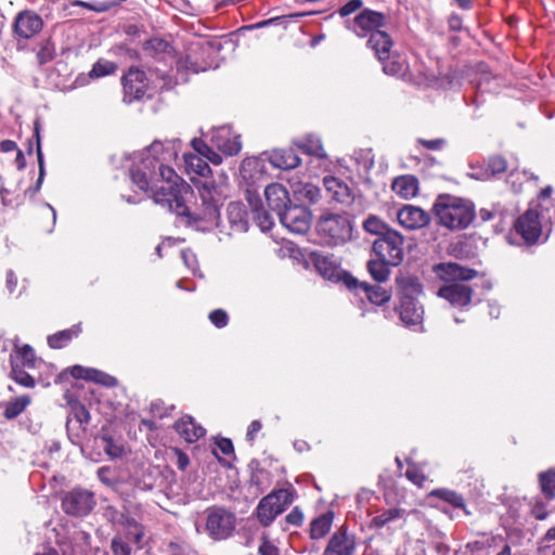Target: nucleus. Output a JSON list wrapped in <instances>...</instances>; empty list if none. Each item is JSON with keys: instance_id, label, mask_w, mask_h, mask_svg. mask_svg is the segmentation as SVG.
<instances>
[{"instance_id": "nucleus-1", "label": "nucleus", "mask_w": 555, "mask_h": 555, "mask_svg": "<svg viewBox=\"0 0 555 555\" xmlns=\"http://www.w3.org/2000/svg\"><path fill=\"white\" fill-rule=\"evenodd\" d=\"M177 156V141H154L135 156V163L130 169L133 184L144 192H152L156 204L167 207L178 216L186 217L189 221H203L207 227L219 225V207L228 196L227 185L216 184L214 181L201 183L197 186L201 203L192 211L184 198L190 186L181 182L172 168Z\"/></svg>"}, {"instance_id": "nucleus-2", "label": "nucleus", "mask_w": 555, "mask_h": 555, "mask_svg": "<svg viewBox=\"0 0 555 555\" xmlns=\"http://www.w3.org/2000/svg\"><path fill=\"white\" fill-rule=\"evenodd\" d=\"M403 236L396 230L373 241L372 248L377 259L366 263L371 278H388L390 267H397L403 260Z\"/></svg>"}, {"instance_id": "nucleus-3", "label": "nucleus", "mask_w": 555, "mask_h": 555, "mask_svg": "<svg viewBox=\"0 0 555 555\" xmlns=\"http://www.w3.org/2000/svg\"><path fill=\"white\" fill-rule=\"evenodd\" d=\"M433 212L440 225L453 231L466 229L476 217L470 201L451 194L438 195Z\"/></svg>"}, {"instance_id": "nucleus-4", "label": "nucleus", "mask_w": 555, "mask_h": 555, "mask_svg": "<svg viewBox=\"0 0 555 555\" xmlns=\"http://www.w3.org/2000/svg\"><path fill=\"white\" fill-rule=\"evenodd\" d=\"M317 233L322 244L336 247L352 237V223L347 214L325 211L317 222Z\"/></svg>"}, {"instance_id": "nucleus-5", "label": "nucleus", "mask_w": 555, "mask_h": 555, "mask_svg": "<svg viewBox=\"0 0 555 555\" xmlns=\"http://www.w3.org/2000/svg\"><path fill=\"white\" fill-rule=\"evenodd\" d=\"M205 531L215 541L227 540L236 528L235 514L223 506H210L205 509Z\"/></svg>"}, {"instance_id": "nucleus-6", "label": "nucleus", "mask_w": 555, "mask_h": 555, "mask_svg": "<svg viewBox=\"0 0 555 555\" xmlns=\"http://www.w3.org/2000/svg\"><path fill=\"white\" fill-rule=\"evenodd\" d=\"M397 283L401 292V321L408 326L421 324L424 310L414 297L422 292L421 284L416 280H397Z\"/></svg>"}, {"instance_id": "nucleus-7", "label": "nucleus", "mask_w": 555, "mask_h": 555, "mask_svg": "<svg viewBox=\"0 0 555 555\" xmlns=\"http://www.w3.org/2000/svg\"><path fill=\"white\" fill-rule=\"evenodd\" d=\"M291 503L292 499L287 490L272 491L259 501L255 511L256 517L263 527H269Z\"/></svg>"}, {"instance_id": "nucleus-8", "label": "nucleus", "mask_w": 555, "mask_h": 555, "mask_svg": "<svg viewBox=\"0 0 555 555\" xmlns=\"http://www.w3.org/2000/svg\"><path fill=\"white\" fill-rule=\"evenodd\" d=\"M550 225L544 223L533 208H529L516 220L515 233L521 237L526 245H533L543 234V230L546 231V237L548 236Z\"/></svg>"}, {"instance_id": "nucleus-9", "label": "nucleus", "mask_w": 555, "mask_h": 555, "mask_svg": "<svg viewBox=\"0 0 555 555\" xmlns=\"http://www.w3.org/2000/svg\"><path fill=\"white\" fill-rule=\"evenodd\" d=\"M94 505L95 500L93 493L81 488H75L66 492L61 503L63 512L75 517L88 515L93 509Z\"/></svg>"}, {"instance_id": "nucleus-10", "label": "nucleus", "mask_w": 555, "mask_h": 555, "mask_svg": "<svg viewBox=\"0 0 555 555\" xmlns=\"http://www.w3.org/2000/svg\"><path fill=\"white\" fill-rule=\"evenodd\" d=\"M309 259L311 268L322 278H353L341 268V259L334 254L314 250Z\"/></svg>"}, {"instance_id": "nucleus-11", "label": "nucleus", "mask_w": 555, "mask_h": 555, "mask_svg": "<svg viewBox=\"0 0 555 555\" xmlns=\"http://www.w3.org/2000/svg\"><path fill=\"white\" fill-rule=\"evenodd\" d=\"M281 223L293 233L308 232L312 221L311 211L302 204L288 205L279 215Z\"/></svg>"}, {"instance_id": "nucleus-12", "label": "nucleus", "mask_w": 555, "mask_h": 555, "mask_svg": "<svg viewBox=\"0 0 555 555\" xmlns=\"http://www.w3.org/2000/svg\"><path fill=\"white\" fill-rule=\"evenodd\" d=\"M340 282V280H335ZM385 280H374V283L360 282L359 280H341L349 291H362L366 298L374 305H383L390 299V292L380 285Z\"/></svg>"}, {"instance_id": "nucleus-13", "label": "nucleus", "mask_w": 555, "mask_h": 555, "mask_svg": "<svg viewBox=\"0 0 555 555\" xmlns=\"http://www.w3.org/2000/svg\"><path fill=\"white\" fill-rule=\"evenodd\" d=\"M386 25V16L377 11L365 9L353 20V31L359 37L371 36L373 31H380Z\"/></svg>"}, {"instance_id": "nucleus-14", "label": "nucleus", "mask_w": 555, "mask_h": 555, "mask_svg": "<svg viewBox=\"0 0 555 555\" xmlns=\"http://www.w3.org/2000/svg\"><path fill=\"white\" fill-rule=\"evenodd\" d=\"M122 86L126 102L131 103L134 100L142 99L147 89L145 73L131 67L122 77Z\"/></svg>"}, {"instance_id": "nucleus-15", "label": "nucleus", "mask_w": 555, "mask_h": 555, "mask_svg": "<svg viewBox=\"0 0 555 555\" xmlns=\"http://www.w3.org/2000/svg\"><path fill=\"white\" fill-rule=\"evenodd\" d=\"M225 215L229 229H225V227L221 225L219 222L218 227H221V232L231 235L232 233H244L248 230V214L246 206L242 202L229 203Z\"/></svg>"}, {"instance_id": "nucleus-16", "label": "nucleus", "mask_w": 555, "mask_h": 555, "mask_svg": "<svg viewBox=\"0 0 555 555\" xmlns=\"http://www.w3.org/2000/svg\"><path fill=\"white\" fill-rule=\"evenodd\" d=\"M450 283L442 286L438 295L453 306H466L470 302L472 288L463 283L464 280H449Z\"/></svg>"}, {"instance_id": "nucleus-17", "label": "nucleus", "mask_w": 555, "mask_h": 555, "mask_svg": "<svg viewBox=\"0 0 555 555\" xmlns=\"http://www.w3.org/2000/svg\"><path fill=\"white\" fill-rule=\"evenodd\" d=\"M42 18L33 11L21 12L14 22V31L23 39L34 37L42 29Z\"/></svg>"}, {"instance_id": "nucleus-18", "label": "nucleus", "mask_w": 555, "mask_h": 555, "mask_svg": "<svg viewBox=\"0 0 555 555\" xmlns=\"http://www.w3.org/2000/svg\"><path fill=\"white\" fill-rule=\"evenodd\" d=\"M398 222L409 230L421 229L429 222V216L422 208L405 205L397 212Z\"/></svg>"}, {"instance_id": "nucleus-19", "label": "nucleus", "mask_w": 555, "mask_h": 555, "mask_svg": "<svg viewBox=\"0 0 555 555\" xmlns=\"http://www.w3.org/2000/svg\"><path fill=\"white\" fill-rule=\"evenodd\" d=\"M211 142L219 151L229 156L238 154L242 149L240 137L232 135L230 129L225 127L214 131Z\"/></svg>"}, {"instance_id": "nucleus-20", "label": "nucleus", "mask_w": 555, "mask_h": 555, "mask_svg": "<svg viewBox=\"0 0 555 555\" xmlns=\"http://www.w3.org/2000/svg\"><path fill=\"white\" fill-rule=\"evenodd\" d=\"M354 546L353 538L340 529L331 537L324 555H352Z\"/></svg>"}, {"instance_id": "nucleus-21", "label": "nucleus", "mask_w": 555, "mask_h": 555, "mask_svg": "<svg viewBox=\"0 0 555 555\" xmlns=\"http://www.w3.org/2000/svg\"><path fill=\"white\" fill-rule=\"evenodd\" d=\"M323 184L331 198L340 204H350L353 199L351 189L340 179L332 176H326L323 179Z\"/></svg>"}, {"instance_id": "nucleus-22", "label": "nucleus", "mask_w": 555, "mask_h": 555, "mask_svg": "<svg viewBox=\"0 0 555 555\" xmlns=\"http://www.w3.org/2000/svg\"><path fill=\"white\" fill-rule=\"evenodd\" d=\"M264 195L269 207L275 210L278 216L289 204L288 191L280 183H271L264 190Z\"/></svg>"}, {"instance_id": "nucleus-23", "label": "nucleus", "mask_w": 555, "mask_h": 555, "mask_svg": "<svg viewBox=\"0 0 555 555\" xmlns=\"http://www.w3.org/2000/svg\"><path fill=\"white\" fill-rule=\"evenodd\" d=\"M552 193L553 189L551 185L542 189L538 195L537 205L533 208L545 224H552L555 218V199L552 197Z\"/></svg>"}, {"instance_id": "nucleus-24", "label": "nucleus", "mask_w": 555, "mask_h": 555, "mask_svg": "<svg viewBox=\"0 0 555 555\" xmlns=\"http://www.w3.org/2000/svg\"><path fill=\"white\" fill-rule=\"evenodd\" d=\"M175 429L188 442H195L206 434L205 428L196 424L190 415H185L177 421Z\"/></svg>"}, {"instance_id": "nucleus-25", "label": "nucleus", "mask_w": 555, "mask_h": 555, "mask_svg": "<svg viewBox=\"0 0 555 555\" xmlns=\"http://www.w3.org/2000/svg\"><path fill=\"white\" fill-rule=\"evenodd\" d=\"M367 46L374 51L379 62L390 56L392 40L385 30L373 31L367 40Z\"/></svg>"}, {"instance_id": "nucleus-26", "label": "nucleus", "mask_w": 555, "mask_h": 555, "mask_svg": "<svg viewBox=\"0 0 555 555\" xmlns=\"http://www.w3.org/2000/svg\"><path fill=\"white\" fill-rule=\"evenodd\" d=\"M431 272L436 278H475L476 271L464 268L456 262L448 261L434 264Z\"/></svg>"}, {"instance_id": "nucleus-27", "label": "nucleus", "mask_w": 555, "mask_h": 555, "mask_svg": "<svg viewBox=\"0 0 555 555\" xmlns=\"http://www.w3.org/2000/svg\"><path fill=\"white\" fill-rule=\"evenodd\" d=\"M247 201L253 211V218L262 232L271 230L274 220L270 212L261 207V199L258 195L247 194Z\"/></svg>"}, {"instance_id": "nucleus-28", "label": "nucleus", "mask_w": 555, "mask_h": 555, "mask_svg": "<svg viewBox=\"0 0 555 555\" xmlns=\"http://www.w3.org/2000/svg\"><path fill=\"white\" fill-rule=\"evenodd\" d=\"M270 164L280 169H293L300 164V158L293 149L274 150L269 156Z\"/></svg>"}, {"instance_id": "nucleus-29", "label": "nucleus", "mask_w": 555, "mask_h": 555, "mask_svg": "<svg viewBox=\"0 0 555 555\" xmlns=\"http://www.w3.org/2000/svg\"><path fill=\"white\" fill-rule=\"evenodd\" d=\"M507 170V160L500 155H493L486 162L485 169L472 173V177L477 180H489Z\"/></svg>"}, {"instance_id": "nucleus-30", "label": "nucleus", "mask_w": 555, "mask_h": 555, "mask_svg": "<svg viewBox=\"0 0 555 555\" xmlns=\"http://www.w3.org/2000/svg\"><path fill=\"white\" fill-rule=\"evenodd\" d=\"M297 201L307 204H315L321 197V190L312 183L296 182L292 185Z\"/></svg>"}, {"instance_id": "nucleus-31", "label": "nucleus", "mask_w": 555, "mask_h": 555, "mask_svg": "<svg viewBox=\"0 0 555 555\" xmlns=\"http://www.w3.org/2000/svg\"><path fill=\"white\" fill-rule=\"evenodd\" d=\"M281 251L284 257H288L295 263L302 266L305 269H311L309 257H312L313 250L302 249L292 243H288L282 247Z\"/></svg>"}, {"instance_id": "nucleus-32", "label": "nucleus", "mask_w": 555, "mask_h": 555, "mask_svg": "<svg viewBox=\"0 0 555 555\" xmlns=\"http://www.w3.org/2000/svg\"><path fill=\"white\" fill-rule=\"evenodd\" d=\"M334 519V513L328 511L312 520L310 526V537L314 540L325 537L331 530Z\"/></svg>"}, {"instance_id": "nucleus-33", "label": "nucleus", "mask_w": 555, "mask_h": 555, "mask_svg": "<svg viewBox=\"0 0 555 555\" xmlns=\"http://www.w3.org/2000/svg\"><path fill=\"white\" fill-rule=\"evenodd\" d=\"M392 190L404 198L413 197L418 190L417 180L412 176L396 178L392 182Z\"/></svg>"}, {"instance_id": "nucleus-34", "label": "nucleus", "mask_w": 555, "mask_h": 555, "mask_svg": "<svg viewBox=\"0 0 555 555\" xmlns=\"http://www.w3.org/2000/svg\"><path fill=\"white\" fill-rule=\"evenodd\" d=\"M185 169L189 173H195L199 177H207L210 173V167L208 163L197 154H184Z\"/></svg>"}, {"instance_id": "nucleus-35", "label": "nucleus", "mask_w": 555, "mask_h": 555, "mask_svg": "<svg viewBox=\"0 0 555 555\" xmlns=\"http://www.w3.org/2000/svg\"><path fill=\"white\" fill-rule=\"evenodd\" d=\"M72 375L75 378L91 379L104 384L106 386H114L116 384V379L114 377L104 375L95 370L85 369L79 365H76L72 369Z\"/></svg>"}, {"instance_id": "nucleus-36", "label": "nucleus", "mask_w": 555, "mask_h": 555, "mask_svg": "<svg viewBox=\"0 0 555 555\" xmlns=\"http://www.w3.org/2000/svg\"><path fill=\"white\" fill-rule=\"evenodd\" d=\"M35 135L37 138V158H38L39 175H38V179H37V182H36L35 186L29 188L26 191V194L29 195V196H35L37 194V192H39V190H40V188L42 185L44 176H46V168H44L43 154H42V151H41V143H40V134H39L38 122L35 124Z\"/></svg>"}, {"instance_id": "nucleus-37", "label": "nucleus", "mask_w": 555, "mask_h": 555, "mask_svg": "<svg viewBox=\"0 0 555 555\" xmlns=\"http://www.w3.org/2000/svg\"><path fill=\"white\" fill-rule=\"evenodd\" d=\"M35 135L37 138V158H38L39 175H38V179H37V182H36L35 186L29 188L26 191V194L29 195V196H35L37 194V192H39V190H40V188L42 185L44 176H46V168H44L43 154H42V151H41V143H40V134H39L38 122L35 124Z\"/></svg>"}, {"instance_id": "nucleus-38", "label": "nucleus", "mask_w": 555, "mask_h": 555, "mask_svg": "<svg viewBox=\"0 0 555 555\" xmlns=\"http://www.w3.org/2000/svg\"><path fill=\"white\" fill-rule=\"evenodd\" d=\"M35 135L37 138V158H38L39 175H38V179H37V182H36L35 186L29 188L26 191V194L29 195V196H35L37 194V192H39V190H40V188L42 185L44 176H46V168H44L43 154H42V151H41V143H40V134H39L38 122L35 124Z\"/></svg>"}, {"instance_id": "nucleus-39", "label": "nucleus", "mask_w": 555, "mask_h": 555, "mask_svg": "<svg viewBox=\"0 0 555 555\" xmlns=\"http://www.w3.org/2000/svg\"><path fill=\"white\" fill-rule=\"evenodd\" d=\"M81 332L80 325H74L68 330L57 332L48 337V344L51 348L60 349L64 347L74 337L78 336Z\"/></svg>"}, {"instance_id": "nucleus-40", "label": "nucleus", "mask_w": 555, "mask_h": 555, "mask_svg": "<svg viewBox=\"0 0 555 555\" xmlns=\"http://www.w3.org/2000/svg\"><path fill=\"white\" fill-rule=\"evenodd\" d=\"M383 64V70L387 75L399 76L404 74L406 69L405 61L399 54H395L390 52L389 59H386Z\"/></svg>"}, {"instance_id": "nucleus-41", "label": "nucleus", "mask_w": 555, "mask_h": 555, "mask_svg": "<svg viewBox=\"0 0 555 555\" xmlns=\"http://www.w3.org/2000/svg\"><path fill=\"white\" fill-rule=\"evenodd\" d=\"M365 232L379 238L390 232L392 229L376 216H369L363 222Z\"/></svg>"}, {"instance_id": "nucleus-42", "label": "nucleus", "mask_w": 555, "mask_h": 555, "mask_svg": "<svg viewBox=\"0 0 555 555\" xmlns=\"http://www.w3.org/2000/svg\"><path fill=\"white\" fill-rule=\"evenodd\" d=\"M11 377L20 385L34 388L36 382L31 375L24 371V367L20 365L17 360L11 357Z\"/></svg>"}, {"instance_id": "nucleus-43", "label": "nucleus", "mask_w": 555, "mask_h": 555, "mask_svg": "<svg viewBox=\"0 0 555 555\" xmlns=\"http://www.w3.org/2000/svg\"><path fill=\"white\" fill-rule=\"evenodd\" d=\"M30 403L29 396H21L7 403L3 415L8 420L17 417Z\"/></svg>"}, {"instance_id": "nucleus-44", "label": "nucleus", "mask_w": 555, "mask_h": 555, "mask_svg": "<svg viewBox=\"0 0 555 555\" xmlns=\"http://www.w3.org/2000/svg\"><path fill=\"white\" fill-rule=\"evenodd\" d=\"M404 514V509L401 508L386 509L371 519V527L382 528L396 519L402 518Z\"/></svg>"}, {"instance_id": "nucleus-45", "label": "nucleus", "mask_w": 555, "mask_h": 555, "mask_svg": "<svg viewBox=\"0 0 555 555\" xmlns=\"http://www.w3.org/2000/svg\"><path fill=\"white\" fill-rule=\"evenodd\" d=\"M539 481L543 494L547 500H552L555 496V472L553 469H548L540 473Z\"/></svg>"}, {"instance_id": "nucleus-46", "label": "nucleus", "mask_w": 555, "mask_h": 555, "mask_svg": "<svg viewBox=\"0 0 555 555\" xmlns=\"http://www.w3.org/2000/svg\"><path fill=\"white\" fill-rule=\"evenodd\" d=\"M117 69V65L114 62L107 60H99L92 66L89 73L91 78H101L111 74H114Z\"/></svg>"}, {"instance_id": "nucleus-47", "label": "nucleus", "mask_w": 555, "mask_h": 555, "mask_svg": "<svg viewBox=\"0 0 555 555\" xmlns=\"http://www.w3.org/2000/svg\"><path fill=\"white\" fill-rule=\"evenodd\" d=\"M298 147L302 152L309 155H314L317 157H323L325 155L321 141L313 137L304 139L300 143H298Z\"/></svg>"}, {"instance_id": "nucleus-48", "label": "nucleus", "mask_w": 555, "mask_h": 555, "mask_svg": "<svg viewBox=\"0 0 555 555\" xmlns=\"http://www.w3.org/2000/svg\"><path fill=\"white\" fill-rule=\"evenodd\" d=\"M16 351L21 359V366L28 369H33L36 366L38 360L35 356L34 349L29 345H24L21 348H16Z\"/></svg>"}, {"instance_id": "nucleus-49", "label": "nucleus", "mask_w": 555, "mask_h": 555, "mask_svg": "<svg viewBox=\"0 0 555 555\" xmlns=\"http://www.w3.org/2000/svg\"><path fill=\"white\" fill-rule=\"evenodd\" d=\"M127 539L138 545H140L142 538L144 535V530L140 524H138L134 519H127Z\"/></svg>"}, {"instance_id": "nucleus-50", "label": "nucleus", "mask_w": 555, "mask_h": 555, "mask_svg": "<svg viewBox=\"0 0 555 555\" xmlns=\"http://www.w3.org/2000/svg\"><path fill=\"white\" fill-rule=\"evenodd\" d=\"M433 495L440 498L441 500L450 503L455 507H461L464 504V500L462 495L457 494L455 491L447 490V489H437L431 492Z\"/></svg>"}, {"instance_id": "nucleus-51", "label": "nucleus", "mask_w": 555, "mask_h": 555, "mask_svg": "<svg viewBox=\"0 0 555 555\" xmlns=\"http://www.w3.org/2000/svg\"><path fill=\"white\" fill-rule=\"evenodd\" d=\"M54 55H55L54 44L49 39L44 40L41 43L40 49L37 53V59H38L39 64L43 65L46 63L51 62L54 59Z\"/></svg>"}, {"instance_id": "nucleus-52", "label": "nucleus", "mask_w": 555, "mask_h": 555, "mask_svg": "<svg viewBox=\"0 0 555 555\" xmlns=\"http://www.w3.org/2000/svg\"><path fill=\"white\" fill-rule=\"evenodd\" d=\"M259 555H280L279 547L271 541L269 534L263 532L258 546Z\"/></svg>"}, {"instance_id": "nucleus-53", "label": "nucleus", "mask_w": 555, "mask_h": 555, "mask_svg": "<svg viewBox=\"0 0 555 555\" xmlns=\"http://www.w3.org/2000/svg\"><path fill=\"white\" fill-rule=\"evenodd\" d=\"M103 450L107 455H109L113 459L120 457L124 453V448L121 444L115 442L113 438L111 437H104L103 438Z\"/></svg>"}, {"instance_id": "nucleus-54", "label": "nucleus", "mask_w": 555, "mask_h": 555, "mask_svg": "<svg viewBox=\"0 0 555 555\" xmlns=\"http://www.w3.org/2000/svg\"><path fill=\"white\" fill-rule=\"evenodd\" d=\"M167 555H191L184 542L170 541L166 546Z\"/></svg>"}, {"instance_id": "nucleus-55", "label": "nucleus", "mask_w": 555, "mask_h": 555, "mask_svg": "<svg viewBox=\"0 0 555 555\" xmlns=\"http://www.w3.org/2000/svg\"><path fill=\"white\" fill-rule=\"evenodd\" d=\"M210 322L218 328H222L228 324L229 318L224 310L216 309L209 313Z\"/></svg>"}, {"instance_id": "nucleus-56", "label": "nucleus", "mask_w": 555, "mask_h": 555, "mask_svg": "<svg viewBox=\"0 0 555 555\" xmlns=\"http://www.w3.org/2000/svg\"><path fill=\"white\" fill-rule=\"evenodd\" d=\"M112 552L114 555H130L131 548L127 542L116 537L112 540Z\"/></svg>"}, {"instance_id": "nucleus-57", "label": "nucleus", "mask_w": 555, "mask_h": 555, "mask_svg": "<svg viewBox=\"0 0 555 555\" xmlns=\"http://www.w3.org/2000/svg\"><path fill=\"white\" fill-rule=\"evenodd\" d=\"M417 143L420 145L426 147L427 150L439 151L446 146L447 141L444 139H434V140L417 139Z\"/></svg>"}, {"instance_id": "nucleus-58", "label": "nucleus", "mask_w": 555, "mask_h": 555, "mask_svg": "<svg viewBox=\"0 0 555 555\" xmlns=\"http://www.w3.org/2000/svg\"><path fill=\"white\" fill-rule=\"evenodd\" d=\"M405 476L409 480H411L413 483H415L420 487L425 481V476L414 465L408 467V469L405 472Z\"/></svg>"}, {"instance_id": "nucleus-59", "label": "nucleus", "mask_w": 555, "mask_h": 555, "mask_svg": "<svg viewBox=\"0 0 555 555\" xmlns=\"http://www.w3.org/2000/svg\"><path fill=\"white\" fill-rule=\"evenodd\" d=\"M530 515L537 520H544L548 516L546 506L541 501L535 502L530 509Z\"/></svg>"}, {"instance_id": "nucleus-60", "label": "nucleus", "mask_w": 555, "mask_h": 555, "mask_svg": "<svg viewBox=\"0 0 555 555\" xmlns=\"http://www.w3.org/2000/svg\"><path fill=\"white\" fill-rule=\"evenodd\" d=\"M181 256L185 266L190 268L192 274L202 278L203 274L198 272V266L195 255H193L192 253L183 251Z\"/></svg>"}, {"instance_id": "nucleus-61", "label": "nucleus", "mask_w": 555, "mask_h": 555, "mask_svg": "<svg viewBox=\"0 0 555 555\" xmlns=\"http://www.w3.org/2000/svg\"><path fill=\"white\" fill-rule=\"evenodd\" d=\"M362 4V0H350L339 9V14L343 17L348 16L359 10Z\"/></svg>"}, {"instance_id": "nucleus-62", "label": "nucleus", "mask_w": 555, "mask_h": 555, "mask_svg": "<svg viewBox=\"0 0 555 555\" xmlns=\"http://www.w3.org/2000/svg\"><path fill=\"white\" fill-rule=\"evenodd\" d=\"M147 48L156 51V52H167L170 49V46L167 41L154 38L147 41Z\"/></svg>"}, {"instance_id": "nucleus-63", "label": "nucleus", "mask_w": 555, "mask_h": 555, "mask_svg": "<svg viewBox=\"0 0 555 555\" xmlns=\"http://www.w3.org/2000/svg\"><path fill=\"white\" fill-rule=\"evenodd\" d=\"M304 520V514L298 508V507H295L286 517H285V521L289 525H293V526H300L301 522Z\"/></svg>"}, {"instance_id": "nucleus-64", "label": "nucleus", "mask_w": 555, "mask_h": 555, "mask_svg": "<svg viewBox=\"0 0 555 555\" xmlns=\"http://www.w3.org/2000/svg\"><path fill=\"white\" fill-rule=\"evenodd\" d=\"M192 146L195 150V152L197 153V155H199L203 158L211 150V147L208 146L202 139H196V138L192 140Z\"/></svg>"}]
</instances>
